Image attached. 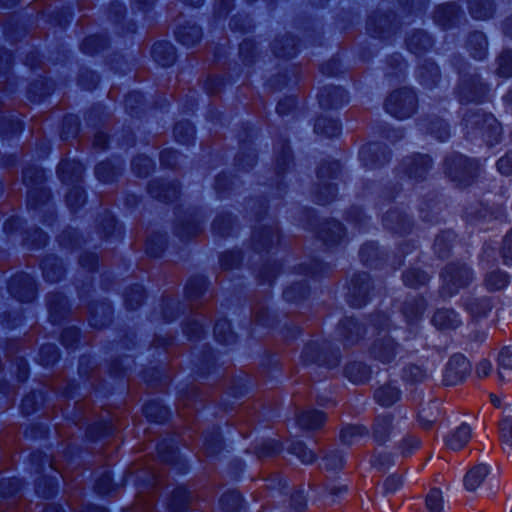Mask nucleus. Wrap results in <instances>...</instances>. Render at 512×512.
<instances>
[{"label":"nucleus","mask_w":512,"mask_h":512,"mask_svg":"<svg viewBox=\"0 0 512 512\" xmlns=\"http://www.w3.org/2000/svg\"><path fill=\"white\" fill-rule=\"evenodd\" d=\"M465 134L470 139L480 138L488 146L500 142L502 128L497 119L480 109L469 110L463 116Z\"/></svg>","instance_id":"1"},{"label":"nucleus","mask_w":512,"mask_h":512,"mask_svg":"<svg viewBox=\"0 0 512 512\" xmlns=\"http://www.w3.org/2000/svg\"><path fill=\"white\" fill-rule=\"evenodd\" d=\"M480 162L461 154L452 153L445 158L444 169L447 176L459 186H468L480 173Z\"/></svg>","instance_id":"2"},{"label":"nucleus","mask_w":512,"mask_h":512,"mask_svg":"<svg viewBox=\"0 0 512 512\" xmlns=\"http://www.w3.org/2000/svg\"><path fill=\"white\" fill-rule=\"evenodd\" d=\"M441 294L452 297L460 289L468 287L475 279L474 271L466 263L453 262L445 266L441 273Z\"/></svg>","instance_id":"3"},{"label":"nucleus","mask_w":512,"mask_h":512,"mask_svg":"<svg viewBox=\"0 0 512 512\" xmlns=\"http://www.w3.org/2000/svg\"><path fill=\"white\" fill-rule=\"evenodd\" d=\"M341 171L338 161H325L317 170V190L315 201L320 205H326L336 197L337 188L331 180L337 179Z\"/></svg>","instance_id":"4"},{"label":"nucleus","mask_w":512,"mask_h":512,"mask_svg":"<svg viewBox=\"0 0 512 512\" xmlns=\"http://www.w3.org/2000/svg\"><path fill=\"white\" fill-rule=\"evenodd\" d=\"M417 105L418 100L414 90L404 87L388 95L384 108L393 117L403 120L411 117L416 112Z\"/></svg>","instance_id":"5"},{"label":"nucleus","mask_w":512,"mask_h":512,"mask_svg":"<svg viewBox=\"0 0 512 512\" xmlns=\"http://www.w3.org/2000/svg\"><path fill=\"white\" fill-rule=\"evenodd\" d=\"M44 180L45 173L41 168L32 166L23 170V182L30 187L27 206L31 209L47 204L50 199V192L43 186Z\"/></svg>","instance_id":"6"},{"label":"nucleus","mask_w":512,"mask_h":512,"mask_svg":"<svg viewBox=\"0 0 512 512\" xmlns=\"http://www.w3.org/2000/svg\"><path fill=\"white\" fill-rule=\"evenodd\" d=\"M488 93V86L476 74L461 76L458 86V98L461 103H481Z\"/></svg>","instance_id":"7"},{"label":"nucleus","mask_w":512,"mask_h":512,"mask_svg":"<svg viewBox=\"0 0 512 512\" xmlns=\"http://www.w3.org/2000/svg\"><path fill=\"white\" fill-rule=\"evenodd\" d=\"M431 167L432 160L428 155L416 153L402 160L398 167V172L409 180L418 182L426 178Z\"/></svg>","instance_id":"8"},{"label":"nucleus","mask_w":512,"mask_h":512,"mask_svg":"<svg viewBox=\"0 0 512 512\" xmlns=\"http://www.w3.org/2000/svg\"><path fill=\"white\" fill-rule=\"evenodd\" d=\"M301 359L305 364L316 363L333 368L339 364V355L327 350L326 343L320 345L318 342L308 343L302 353Z\"/></svg>","instance_id":"9"},{"label":"nucleus","mask_w":512,"mask_h":512,"mask_svg":"<svg viewBox=\"0 0 512 512\" xmlns=\"http://www.w3.org/2000/svg\"><path fill=\"white\" fill-rule=\"evenodd\" d=\"M370 276L363 272L353 276L347 293V302L354 308H361L369 299Z\"/></svg>","instance_id":"10"},{"label":"nucleus","mask_w":512,"mask_h":512,"mask_svg":"<svg viewBox=\"0 0 512 512\" xmlns=\"http://www.w3.org/2000/svg\"><path fill=\"white\" fill-rule=\"evenodd\" d=\"M359 158L367 169H375L388 163L391 153L386 146L379 143L363 145L359 151Z\"/></svg>","instance_id":"11"},{"label":"nucleus","mask_w":512,"mask_h":512,"mask_svg":"<svg viewBox=\"0 0 512 512\" xmlns=\"http://www.w3.org/2000/svg\"><path fill=\"white\" fill-rule=\"evenodd\" d=\"M8 290L10 294L20 302H31L36 295V287L33 278L20 273L13 276L9 282Z\"/></svg>","instance_id":"12"},{"label":"nucleus","mask_w":512,"mask_h":512,"mask_svg":"<svg viewBox=\"0 0 512 512\" xmlns=\"http://www.w3.org/2000/svg\"><path fill=\"white\" fill-rule=\"evenodd\" d=\"M470 363L468 359L462 354H454L450 357L444 378L447 384L455 385L462 381L470 373Z\"/></svg>","instance_id":"13"},{"label":"nucleus","mask_w":512,"mask_h":512,"mask_svg":"<svg viewBox=\"0 0 512 512\" xmlns=\"http://www.w3.org/2000/svg\"><path fill=\"white\" fill-rule=\"evenodd\" d=\"M279 243V231L276 226L255 228L252 233V245L255 251H269Z\"/></svg>","instance_id":"14"},{"label":"nucleus","mask_w":512,"mask_h":512,"mask_svg":"<svg viewBox=\"0 0 512 512\" xmlns=\"http://www.w3.org/2000/svg\"><path fill=\"white\" fill-rule=\"evenodd\" d=\"M318 100L322 108L336 109L348 102V95L341 87L326 86L318 94Z\"/></svg>","instance_id":"15"},{"label":"nucleus","mask_w":512,"mask_h":512,"mask_svg":"<svg viewBox=\"0 0 512 512\" xmlns=\"http://www.w3.org/2000/svg\"><path fill=\"white\" fill-rule=\"evenodd\" d=\"M393 415L384 413L377 415L371 426V433L373 440L379 444H385L389 439L393 430Z\"/></svg>","instance_id":"16"},{"label":"nucleus","mask_w":512,"mask_h":512,"mask_svg":"<svg viewBox=\"0 0 512 512\" xmlns=\"http://www.w3.org/2000/svg\"><path fill=\"white\" fill-rule=\"evenodd\" d=\"M398 345L387 335L374 341L370 353L382 363H390L397 354Z\"/></svg>","instance_id":"17"},{"label":"nucleus","mask_w":512,"mask_h":512,"mask_svg":"<svg viewBox=\"0 0 512 512\" xmlns=\"http://www.w3.org/2000/svg\"><path fill=\"white\" fill-rule=\"evenodd\" d=\"M345 235L344 227L336 220H328L321 224L317 236L327 247L339 244Z\"/></svg>","instance_id":"18"},{"label":"nucleus","mask_w":512,"mask_h":512,"mask_svg":"<svg viewBox=\"0 0 512 512\" xmlns=\"http://www.w3.org/2000/svg\"><path fill=\"white\" fill-rule=\"evenodd\" d=\"M148 192L153 198L163 202H171L178 198L180 190L177 183L153 180L148 185Z\"/></svg>","instance_id":"19"},{"label":"nucleus","mask_w":512,"mask_h":512,"mask_svg":"<svg viewBox=\"0 0 512 512\" xmlns=\"http://www.w3.org/2000/svg\"><path fill=\"white\" fill-rule=\"evenodd\" d=\"M384 227L396 234L404 235L409 233L412 223L409 218L397 209L389 210L383 217Z\"/></svg>","instance_id":"20"},{"label":"nucleus","mask_w":512,"mask_h":512,"mask_svg":"<svg viewBox=\"0 0 512 512\" xmlns=\"http://www.w3.org/2000/svg\"><path fill=\"white\" fill-rule=\"evenodd\" d=\"M394 14H373L367 20V30L374 37L385 38L386 34H390L394 30L393 20Z\"/></svg>","instance_id":"21"},{"label":"nucleus","mask_w":512,"mask_h":512,"mask_svg":"<svg viewBox=\"0 0 512 512\" xmlns=\"http://www.w3.org/2000/svg\"><path fill=\"white\" fill-rule=\"evenodd\" d=\"M338 331L344 343L346 345H352L362 338L366 329L352 317H346L340 321Z\"/></svg>","instance_id":"22"},{"label":"nucleus","mask_w":512,"mask_h":512,"mask_svg":"<svg viewBox=\"0 0 512 512\" xmlns=\"http://www.w3.org/2000/svg\"><path fill=\"white\" fill-rule=\"evenodd\" d=\"M84 168L83 165L76 160H62L57 168L60 180L66 184L77 183L81 180Z\"/></svg>","instance_id":"23"},{"label":"nucleus","mask_w":512,"mask_h":512,"mask_svg":"<svg viewBox=\"0 0 512 512\" xmlns=\"http://www.w3.org/2000/svg\"><path fill=\"white\" fill-rule=\"evenodd\" d=\"M460 12V7L456 3H446L437 7L434 20L439 26L447 29L455 24Z\"/></svg>","instance_id":"24"},{"label":"nucleus","mask_w":512,"mask_h":512,"mask_svg":"<svg viewBox=\"0 0 512 512\" xmlns=\"http://www.w3.org/2000/svg\"><path fill=\"white\" fill-rule=\"evenodd\" d=\"M431 322L439 330H453L462 323L458 313L453 309H438L434 313Z\"/></svg>","instance_id":"25"},{"label":"nucleus","mask_w":512,"mask_h":512,"mask_svg":"<svg viewBox=\"0 0 512 512\" xmlns=\"http://www.w3.org/2000/svg\"><path fill=\"white\" fill-rule=\"evenodd\" d=\"M49 318L52 323H59L67 314V299L59 292L49 293L47 296Z\"/></svg>","instance_id":"26"},{"label":"nucleus","mask_w":512,"mask_h":512,"mask_svg":"<svg viewBox=\"0 0 512 512\" xmlns=\"http://www.w3.org/2000/svg\"><path fill=\"white\" fill-rule=\"evenodd\" d=\"M417 78L423 87L432 89L440 80V71L438 66L433 61L425 60L418 67Z\"/></svg>","instance_id":"27"},{"label":"nucleus","mask_w":512,"mask_h":512,"mask_svg":"<svg viewBox=\"0 0 512 512\" xmlns=\"http://www.w3.org/2000/svg\"><path fill=\"white\" fill-rule=\"evenodd\" d=\"M418 125L421 130L430 133L441 142L446 141L450 137L448 124L439 117H435L433 119H422L418 122Z\"/></svg>","instance_id":"28"},{"label":"nucleus","mask_w":512,"mask_h":512,"mask_svg":"<svg viewBox=\"0 0 512 512\" xmlns=\"http://www.w3.org/2000/svg\"><path fill=\"white\" fill-rule=\"evenodd\" d=\"M152 57L154 61L162 67L171 66L176 60V52L173 45L169 42H156L152 47Z\"/></svg>","instance_id":"29"},{"label":"nucleus","mask_w":512,"mask_h":512,"mask_svg":"<svg viewBox=\"0 0 512 512\" xmlns=\"http://www.w3.org/2000/svg\"><path fill=\"white\" fill-rule=\"evenodd\" d=\"M192 494L185 487L175 488L168 499L167 509L169 512H185L192 502Z\"/></svg>","instance_id":"30"},{"label":"nucleus","mask_w":512,"mask_h":512,"mask_svg":"<svg viewBox=\"0 0 512 512\" xmlns=\"http://www.w3.org/2000/svg\"><path fill=\"white\" fill-rule=\"evenodd\" d=\"M272 50L278 58H292L297 54V41L291 35H284L274 40Z\"/></svg>","instance_id":"31"},{"label":"nucleus","mask_w":512,"mask_h":512,"mask_svg":"<svg viewBox=\"0 0 512 512\" xmlns=\"http://www.w3.org/2000/svg\"><path fill=\"white\" fill-rule=\"evenodd\" d=\"M510 283V275L499 268L485 274L483 284L490 292L500 291Z\"/></svg>","instance_id":"32"},{"label":"nucleus","mask_w":512,"mask_h":512,"mask_svg":"<svg viewBox=\"0 0 512 512\" xmlns=\"http://www.w3.org/2000/svg\"><path fill=\"white\" fill-rule=\"evenodd\" d=\"M400 398V389L390 383L382 385L374 391L375 401L383 407L392 406L399 401Z\"/></svg>","instance_id":"33"},{"label":"nucleus","mask_w":512,"mask_h":512,"mask_svg":"<svg viewBox=\"0 0 512 512\" xmlns=\"http://www.w3.org/2000/svg\"><path fill=\"white\" fill-rule=\"evenodd\" d=\"M41 268L43 271V276L48 282H58L64 276L63 265L61 261L54 256H49L43 259L41 262Z\"/></svg>","instance_id":"34"},{"label":"nucleus","mask_w":512,"mask_h":512,"mask_svg":"<svg viewBox=\"0 0 512 512\" xmlns=\"http://www.w3.org/2000/svg\"><path fill=\"white\" fill-rule=\"evenodd\" d=\"M471 435L470 426L463 423L448 435L446 438V445L452 450H460L468 444L471 439Z\"/></svg>","instance_id":"35"},{"label":"nucleus","mask_w":512,"mask_h":512,"mask_svg":"<svg viewBox=\"0 0 512 512\" xmlns=\"http://www.w3.org/2000/svg\"><path fill=\"white\" fill-rule=\"evenodd\" d=\"M89 311V323L92 327L100 329L111 321L112 309L107 303L95 304Z\"/></svg>","instance_id":"36"},{"label":"nucleus","mask_w":512,"mask_h":512,"mask_svg":"<svg viewBox=\"0 0 512 512\" xmlns=\"http://www.w3.org/2000/svg\"><path fill=\"white\" fill-rule=\"evenodd\" d=\"M325 420V414L315 409L304 410L297 416L298 425L307 430L320 428L324 424Z\"/></svg>","instance_id":"37"},{"label":"nucleus","mask_w":512,"mask_h":512,"mask_svg":"<svg viewBox=\"0 0 512 512\" xmlns=\"http://www.w3.org/2000/svg\"><path fill=\"white\" fill-rule=\"evenodd\" d=\"M176 39L184 46L191 47L197 44L202 37L201 28L195 24L180 26L175 32Z\"/></svg>","instance_id":"38"},{"label":"nucleus","mask_w":512,"mask_h":512,"mask_svg":"<svg viewBox=\"0 0 512 512\" xmlns=\"http://www.w3.org/2000/svg\"><path fill=\"white\" fill-rule=\"evenodd\" d=\"M426 301L423 297L417 296L405 301L402 312L408 323H413L421 318L426 310Z\"/></svg>","instance_id":"39"},{"label":"nucleus","mask_w":512,"mask_h":512,"mask_svg":"<svg viewBox=\"0 0 512 512\" xmlns=\"http://www.w3.org/2000/svg\"><path fill=\"white\" fill-rule=\"evenodd\" d=\"M406 45L409 51L419 55L432 47V40L425 31L418 30L407 37Z\"/></svg>","instance_id":"40"},{"label":"nucleus","mask_w":512,"mask_h":512,"mask_svg":"<svg viewBox=\"0 0 512 512\" xmlns=\"http://www.w3.org/2000/svg\"><path fill=\"white\" fill-rule=\"evenodd\" d=\"M487 46L486 36L482 32L475 31L469 35L467 49L474 59H484L487 54Z\"/></svg>","instance_id":"41"},{"label":"nucleus","mask_w":512,"mask_h":512,"mask_svg":"<svg viewBox=\"0 0 512 512\" xmlns=\"http://www.w3.org/2000/svg\"><path fill=\"white\" fill-rule=\"evenodd\" d=\"M345 376L355 384H362L369 380L371 369L362 362H351L346 365Z\"/></svg>","instance_id":"42"},{"label":"nucleus","mask_w":512,"mask_h":512,"mask_svg":"<svg viewBox=\"0 0 512 512\" xmlns=\"http://www.w3.org/2000/svg\"><path fill=\"white\" fill-rule=\"evenodd\" d=\"M464 307L475 318L485 317L492 309V299L490 297L468 298Z\"/></svg>","instance_id":"43"},{"label":"nucleus","mask_w":512,"mask_h":512,"mask_svg":"<svg viewBox=\"0 0 512 512\" xmlns=\"http://www.w3.org/2000/svg\"><path fill=\"white\" fill-rule=\"evenodd\" d=\"M314 131L316 134L324 137L333 138L340 134L341 125L337 120L321 116L315 121Z\"/></svg>","instance_id":"44"},{"label":"nucleus","mask_w":512,"mask_h":512,"mask_svg":"<svg viewBox=\"0 0 512 512\" xmlns=\"http://www.w3.org/2000/svg\"><path fill=\"white\" fill-rule=\"evenodd\" d=\"M489 469L485 464H479L471 468L464 477L465 488L474 491L487 477Z\"/></svg>","instance_id":"45"},{"label":"nucleus","mask_w":512,"mask_h":512,"mask_svg":"<svg viewBox=\"0 0 512 512\" xmlns=\"http://www.w3.org/2000/svg\"><path fill=\"white\" fill-rule=\"evenodd\" d=\"M123 167L121 163L114 164L111 161H103L95 168V175L99 181L108 183L120 175Z\"/></svg>","instance_id":"46"},{"label":"nucleus","mask_w":512,"mask_h":512,"mask_svg":"<svg viewBox=\"0 0 512 512\" xmlns=\"http://www.w3.org/2000/svg\"><path fill=\"white\" fill-rule=\"evenodd\" d=\"M469 11L473 18L486 20L492 17L494 5L491 0H470Z\"/></svg>","instance_id":"47"},{"label":"nucleus","mask_w":512,"mask_h":512,"mask_svg":"<svg viewBox=\"0 0 512 512\" xmlns=\"http://www.w3.org/2000/svg\"><path fill=\"white\" fill-rule=\"evenodd\" d=\"M369 433L364 425H348L341 430L340 439L343 444L352 445Z\"/></svg>","instance_id":"48"},{"label":"nucleus","mask_w":512,"mask_h":512,"mask_svg":"<svg viewBox=\"0 0 512 512\" xmlns=\"http://www.w3.org/2000/svg\"><path fill=\"white\" fill-rule=\"evenodd\" d=\"M214 335L217 342L230 345L236 342V335L231 330V326L228 320L219 319L214 326Z\"/></svg>","instance_id":"49"},{"label":"nucleus","mask_w":512,"mask_h":512,"mask_svg":"<svg viewBox=\"0 0 512 512\" xmlns=\"http://www.w3.org/2000/svg\"><path fill=\"white\" fill-rule=\"evenodd\" d=\"M454 238L455 235L451 231L443 232L436 237L433 249L439 258L448 257L452 247V241L454 240Z\"/></svg>","instance_id":"50"},{"label":"nucleus","mask_w":512,"mask_h":512,"mask_svg":"<svg viewBox=\"0 0 512 512\" xmlns=\"http://www.w3.org/2000/svg\"><path fill=\"white\" fill-rule=\"evenodd\" d=\"M276 151V169L278 174L284 173L291 162V150L287 141H282L275 146Z\"/></svg>","instance_id":"51"},{"label":"nucleus","mask_w":512,"mask_h":512,"mask_svg":"<svg viewBox=\"0 0 512 512\" xmlns=\"http://www.w3.org/2000/svg\"><path fill=\"white\" fill-rule=\"evenodd\" d=\"M166 247V237L161 233L150 235L145 243V251L151 257H159Z\"/></svg>","instance_id":"52"},{"label":"nucleus","mask_w":512,"mask_h":512,"mask_svg":"<svg viewBox=\"0 0 512 512\" xmlns=\"http://www.w3.org/2000/svg\"><path fill=\"white\" fill-rule=\"evenodd\" d=\"M207 281L203 276L191 277L185 286V295L188 299L199 298L206 290Z\"/></svg>","instance_id":"53"},{"label":"nucleus","mask_w":512,"mask_h":512,"mask_svg":"<svg viewBox=\"0 0 512 512\" xmlns=\"http://www.w3.org/2000/svg\"><path fill=\"white\" fill-rule=\"evenodd\" d=\"M145 297L144 288L141 285L130 287L124 295L125 305L129 310H135L141 306Z\"/></svg>","instance_id":"54"},{"label":"nucleus","mask_w":512,"mask_h":512,"mask_svg":"<svg viewBox=\"0 0 512 512\" xmlns=\"http://www.w3.org/2000/svg\"><path fill=\"white\" fill-rule=\"evenodd\" d=\"M108 41L104 36L101 35H92L86 37L82 44L81 50L85 54L93 55L98 53L99 51L105 49L107 47Z\"/></svg>","instance_id":"55"},{"label":"nucleus","mask_w":512,"mask_h":512,"mask_svg":"<svg viewBox=\"0 0 512 512\" xmlns=\"http://www.w3.org/2000/svg\"><path fill=\"white\" fill-rule=\"evenodd\" d=\"M309 288L303 282L295 283L283 291V298L287 302L297 303L307 297Z\"/></svg>","instance_id":"56"},{"label":"nucleus","mask_w":512,"mask_h":512,"mask_svg":"<svg viewBox=\"0 0 512 512\" xmlns=\"http://www.w3.org/2000/svg\"><path fill=\"white\" fill-rule=\"evenodd\" d=\"M219 503L223 511L237 512L242 504V496L237 491H229L221 496Z\"/></svg>","instance_id":"57"},{"label":"nucleus","mask_w":512,"mask_h":512,"mask_svg":"<svg viewBox=\"0 0 512 512\" xmlns=\"http://www.w3.org/2000/svg\"><path fill=\"white\" fill-rule=\"evenodd\" d=\"M143 413L153 422H162L168 417V410L155 401L146 403L143 407Z\"/></svg>","instance_id":"58"},{"label":"nucleus","mask_w":512,"mask_h":512,"mask_svg":"<svg viewBox=\"0 0 512 512\" xmlns=\"http://www.w3.org/2000/svg\"><path fill=\"white\" fill-rule=\"evenodd\" d=\"M173 133L179 143L189 144L194 139L195 130L190 122L184 121L175 124Z\"/></svg>","instance_id":"59"},{"label":"nucleus","mask_w":512,"mask_h":512,"mask_svg":"<svg viewBox=\"0 0 512 512\" xmlns=\"http://www.w3.org/2000/svg\"><path fill=\"white\" fill-rule=\"evenodd\" d=\"M428 281V274L419 269H408L403 274L404 284L411 288H418L425 285Z\"/></svg>","instance_id":"60"},{"label":"nucleus","mask_w":512,"mask_h":512,"mask_svg":"<svg viewBox=\"0 0 512 512\" xmlns=\"http://www.w3.org/2000/svg\"><path fill=\"white\" fill-rule=\"evenodd\" d=\"M232 223L231 214H220L214 219L212 230L216 235L226 237L231 233Z\"/></svg>","instance_id":"61"},{"label":"nucleus","mask_w":512,"mask_h":512,"mask_svg":"<svg viewBox=\"0 0 512 512\" xmlns=\"http://www.w3.org/2000/svg\"><path fill=\"white\" fill-rule=\"evenodd\" d=\"M498 366V374L502 379H505L506 373L512 372V345L501 349L498 355Z\"/></svg>","instance_id":"62"},{"label":"nucleus","mask_w":512,"mask_h":512,"mask_svg":"<svg viewBox=\"0 0 512 512\" xmlns=\"http://www.w3.org/2000/svg\"><path fill=\"white\" fill-rule=\"evenodd\" d=\"M499 255L503 265L512 268V227L502 239Z\"/></svg>","instance_id":"63"},{"label":"nucleus","mask_w":512,"mask_h":512,"mask_svg":"<svg viewBox=\"0 0 512 512\" xmlns=\"http://www.w3.org/2000/svg\"><path fill=\"white\" fill-rule=\"evenodd\" d=\"M497 74L505 78L512 76V50H505L498 57Z\"/></svg>","instance_id":"64"}]
</instances>
